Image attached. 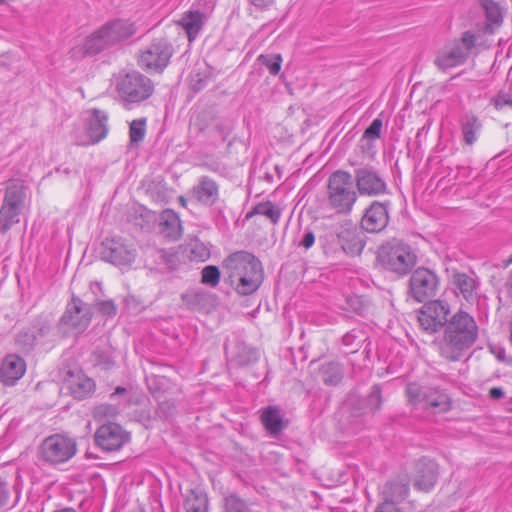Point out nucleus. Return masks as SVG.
<instances>
[{"label":"nucleus","instance_id":"nucleus-17","mask_svg":"<svg viewBox=\"0 0 512 512\" xmlns=\"http://www.w3.org/2000/svg\"><path fill=\"white\" fill-rule=\"evenodd\" d=\"M108 133V115L106 112L94 108L88 121L87 135L85 139L77 140V144L88 146L103 140Z\"/></svg>","mask_w":512,"mask_h":512},{"label":"nucleus","instance_id":"nucleus-32","mask_svg":"<svg viewBox=\"0 0 512 512\" xmlns=\"http://www.w3.org/2000/svg\"><path fill=\"white\" fill-rule=\"evenodd\" d=\"M338 243L346 254L360 253L364 244L355 229H343L337 234Z\"/></svg>","mask_w":512,"mask_h":512},{"label":"nucleus","instance_id":"nucleus-44","mask_svg":"<svg viewBox=\"0 0 512 512\" xmlns=\"http://www.w3.org/2000/svg\"><path fill=\"white\" fill-rule=\"evenodd\" d=\"M257 61L264 65L272 75H277L281 69L282 57L280 54L258 56Z\"/></svg>","mask_w":512,"mask_h":512},{"label":"nucleus","instance_id":"nucleus-30","mask_svg":"<svg viewBox=\"0 0 512 512\" xmlns=\"http://www.w3.org/2000/svg\"><path fill=\"white\" fill-rule=\"evenodd\" d=\"M206 16L198 10L185 12L179 20V25L185 30L188 40L194 41L205 23Z\"/></svg>","mask_w":512,"mask_h":512},{"label":"nucleus","instance_id":"nucleus-13","mask_svg":"<svg viewBox=\"0 0 512 512\" xmlns=\"http://www.w3.org/2000/svg\"><path fill=\"white\" fill-rule=\"evenodd\" d=\"M94 438L96 445L102 450L114 452L128 443L131 436L121 425L109 422L96 430Z\"/></svg>","mask_w":512,"mask_h":512},{"label":"nucleus","instance_id":"nucleus-53","mask_svg":"<svg viewBox=\"0 0 512 512\" xmlns=\"http://www.w3.org/2000/svg\"><path fill=\"white\" fill-rule=\"evenodd\" d=\"M118 413L116 407L110 404L100 405L96 408V415L106 416V417H114Z\"/></svg>","mask_w":512,"mask_h":512},{"label":"nucleus","instance_id":"nucleus-1","mask_svg":"<svg viewBox=\"0 0 512 512\" xmlns=\"http://www.w3.org/2000/svg\"><path fill=\"white\" fill-rule=\"evenodd\" d=\"M479 327L475 318L463 310L454 313L443 328L439 353L448 361H459L476 343Z\"/></svg>","mask_w":512,"mask_h":512},{"label":"nucleus","instance_id":"nucleus-38","mask_svg":"<svg viewBox=\"0 0 512 512\" xmlns=\"http://www.w3.org/2000/svg\"><path fill=\"white\" fill-rule=\"evenodd\" d=\"M482 6L486 14L487 28L493 31L494 27H498L503 21L501 9L492 0H483Z\"/></svg>","mask_w":512,"mask_h":512},{"label":"nucleus","instance_id":"nucleus-14","mask_svg":"<svg viewBox=\"0 0 512 512\" xmlns=\"http://www.w3.org/2000/svg\"><path fill=\"white\" fill-rule=\"evenodd\" d=\"M101 258L116 266L131 264L135 259V250L121 238H107L102 242Z\"/></svg>","mask_w":512,"mask_h":512},{"label":"nucleus","instance_id":"nucleus-46","mask_svg":"<svg viewBox=\"0 0 512 512\" xmlns=\"http://www.w3.org/2000/svg\"><path fill=\"white\" fill-rule=\"evenodd\" d=\"M364 333L361 330L353 329L342 337L343 345L351 347L355 352L363 341Z\"/></svg>","mask_w":512,"mask_h":512},{"label":"nucleus","instance_id":"nucleus-61","mask_svg":"<svg viewBox=\"0 0 512 512\" xmlns=\"http://www.w3.org/2000/svg\"><path fill=\"white\" fill-rule=\"evenodd\" d=\"M512 264V253L509 255V257L507 258V260H505L504 262V266L505 267H508L509 265Z\"/></svg>","mask_w":512,"mask_h":512},{"label":"nucleus","instance_id":"nucleus-48","mask_svg":"<svg viewBox=\"0 0 512 512\" xmlns=\"http://www.w3.org/2000/svg\"><path fill=\"white\" fill-rule=\"evenodd\" d=\"M457 47L461 50H464V54L469 57V54L472 48L476 44V36L474 33L470 31H466L463 33L461 39L459 41L453 42Z\"/></svg>","mask_w":512,"mask_h":512},{"label":"nucleus","instance_id":"nucleus-36","mask_svg":"<svg viewBox=\"0 0 512 512\" xmlns=\"http://www.w3.org/2000/svg\"><path fill=\"white\" fill-rule=\"evenodd\" d=\"M319 374L326 385H337L343 378L341 366L337 362H326L320 366Z\"/></svg>","mask_w":512,"mask_h":512},{"label":"nucleus","instance_id":"nucleus-63","mask_svg":"<svg viewBox=\"0 0 512 512\" xmlns=\"http://www.w3.org/2000/svg\"><path fill=\"white\" fill-rule=\"evenodd\" d=\"M179 202L181 203L182 206L186 205V199L183 196L179 197Z\"/></svg>","mask_w":512,"mask_h":512},{"label":"nucleus","instance_id":"nucleus-60","mask_svg":"<svg viewBox=\"0 0 512 512\" xmlns=\"http://www.w3.org/2000/svg\"><path fill=\"white\" fill-rule=\"evenodd\" d=\"M507 286H508V292L512 296V269H511V272H510V275L508 278Z\"/></svg>","mask_w":512,"mask_h":512},{"label":"nucleus","instance_id":"nucleus-59","mask_svg":"<svg viewBox=\"0 0 512 512\" xmlns=\"http://www.w3.org/2000/svg\"><path fill=\"white\" fill-rule=\"evenodd\" d=\"M127 390L124 387L118 386L115 391L111 394V398L115 397L116 395L124 394Z\"/></svg>","mask_w":512,"mask_h":512},{"label":"nucleus","instance_id":"nucleus-51","mask_svg":"<svg viewBox=\"0 0 512 512\" xmlns=\"http://www.w3.org/2000/svg\"><path fill=\"white\" fill-rule=\"evenodd\" d=\"M174 410H175V406H174L173 402H171L169 400L161 401L158 404V408L156 410V415L160 419L165 420V419H168L174 413Z\"/></svg>","mask_w":512,"mask_h":512},{"label":"nucleus","instance_id":"nucleus-52","mask_svg":"<svg viewBox=\"0 0 512 512\" xmlns=\"http://www.w3.org/2000/svg\"><path fill=\"white\" fill-rule=\"evenodd\" d=\"M97 307L99 312L105 316L113 317L116 315L117 308L112 300L99 301Z\"/></svg>","mask_w":512,"mask_h":512},{"label":"nucleus","instance_id":"nucleus-23","mask_svg":"<svg viewBox=\"0 0 512 512\" xmlns=\"http://www.w3.org/2000/svg\"><path fill=\"white\" fill-rule=\"evenodd\" d=\"M100 28L110 46L128 39L135 33L133 24L124 20H113L105 23Z\"/></svg>","mask_w":512,"mask_h":512},{"label":"nucleus","instance_id":"nucleus-21","mask_svg":"<svg viewBox=\"0 0 512 512\" xmlns=\"http://www.w3.org/2000/svg\"><path fill=\"white\" fill-rule=\"evenodd\" d=\"M453 284L458 295H461L468 303L474 304L478 301L480 282L474 273H454Z\"/></svg>","mask_w":512,"mask_h":512},{"label":"nucleus","instance_id":"nucleus-4","mask_svg":"<svg viewBox=\"0 0 512 512\" xmlns=\"http://www.w3.org/2000/svg\"><path fill=\"white\" fill-rule=\"evenodd\" d=\"M406 394L411 405L434 414L445 413L451 408L447 393L436 386L410 383L406 387Z\"/></svg>","mask_w":512,"mask_h":512},{"label":"nucleus","instance_id":"nucleus-62","mask_svg":"<svg viewBox=\"0 0 512 512\" xmlns=\"http://www.w3.org/2000/svg\"><path fill=\"white\" fill-rule=\"evenodd\" d=\"M54 512H77L75 509L73 508H63V509H60V510H56Z\"/></svg>","mask_w":512,"mask_h":512},{"label":"nucleus","instance_id":"nucleus-19","mask_svg":"<svg viewBox=\"0 0 512 512\" xmlns=\"http://www.w3.org/2000/svg\"><path fill=\"white\" fill-rule=\"evenodd\" d=\"M438 477L437 464L427 458L418 460L415 464L414 487L420 491L428 492L436 484Z\"/></svg>","mask_w":512,"mask_h":512},{"label":"nucleus","instance_id":"nucleus-7","mask_svg":"<svg viewBox=\"0 0 512 512\" xmlns=\"http://www.w3.org/2000/svg\"><path fill=\"white\" fill-rule=\"evenodd\" d=\"M77 453L76 440L65 434H53L46 437L40 447V459L51 466L64 464Z\"/></svg>","mask_w":512,"mask_h":512},{"label":"nucleus","instance_id":"nucleus-15","mask_svg":"<svg viewBox=\"0 0 512 512\" xmlns=\"http://www.w3.org/2000/svg\"><path fill=\"white\" fill-rule=\"evenodd\" d=\"M92 315L91 307L88 304L83 303L79 297L72 296L60 322L82 332L89 326Z\"/></svg>","mask_w":512,"mask_h":512},{"label":"nucleus","instance_id":"nucleus-55","mask_svg":"<svg viewBox=\"0 0 512 512\" xmlns=\"http://www.w3.org/2000/svg\"><path fill=\"white\" fill-rule=\"evenodd\" d=\"M374 512H400V508L389 502H380Z\"/></svg>","mask_w":512,"mask_h":512},{"label":"nucleus","instance_id":"nucleus-45","mask_svg":"<svg viewBox=\"0 0 512 512\" xmlns=\"http://www.w3.org/2000/svg\"><path fill=\"white\" fill-rule=\"evenodd\" d=\"M202 283L215 287L220 281V270L217 266L209 265L202 270Z\"/></svg>","mask_w":512,"mask_h":512},{"label":"nucleus","instance_id":"nucleus-29","mask_svg":"<svg viewBox=\"0 0 512 512\" xmlns=\"http://www.w3.org/2000/svg\"><path fill=\"white\" fill-rule=\"evenodd\" d=\"M160 233L171 241L178 240L182 235L181 221L176 212L164 210L159 218Z\"/></svg>","mask_w":512,"mask_h":512},{"label":"nucleus","instance_id":"nucleus-42","mask_svg":"<svg viewBox=\"0 0 512 512\" xmlns=\"http://www.w3.org/2000/svg\"><path fill=\"white\" fill-rule=\"evenodd\" d=\"M382 396L381 388L378 385H374L367 398L365 399L364 413H375L381 408Z\"/></svg>","mask_w":512,"mask_h":512},{"label":"nucleus","instance_id":"nucleus-20","mask_svg":"<svg viewBox=\"0 0 512 512\" xmlns=\"http://www.w3.org/2000/svg\"><path fill=\"white\" fill-rule=\"evenodd\" d=\"M65 384L70 394L78 400L87 398L95 389L94 381L83 374L80 370L67 371Z\"/></svg>","mask_w":512,"mask_h":512},{"label":"nucleus","instance_id":"nucleus-33","mask_svg":"<svg viewBox=\"0 0 512 512\" xmlns=\"http://www.w3.org/2000/svg\"><path fill=\"white\" fill-rule=\"evenodd\" d=\"M184 509L186 512H207V495L199 488L187 490L184 494Z\"/></svg>","mask_w":512,"mask_h":512},{"label":"nucleus","instance_id":"nucleus-57","mask_svg":"<svg viewBox=\"0 0 512 512\" xmlns=\"http://www.w3.org/2000/svg\"><path fill=\"white\" fill-rule=\"evenodd\" d=\"M250 2H251L255 7H258V8H265V7H268V6L272 5V3L274 2V0H250Z\"/></svg>","mask_w":512,"mask_h":512},{"label":"nucleus","instance_id":"nucleus-50","mask_svg":"<svg viewBox=\"0 0 512 512\" xmlns=\"http://www.w3.org/2000/svg\"><path fill=\"white\" fill-rule=\"evenodd\" d=\"M490 103L497 110H501L505 106L512 107V91L509 89L508 92H500L497 96L491 99Z\"/></svg>","mask_w":512,"mask_h":512},{"label":"nucleus","instance_id":"nucleus-24","mask_svg":"<svg viewBox=\"0 0 512 512\" xmlns=\"http://www.w3.org/2000/svg\"><path fill=\"white\" fill-rule=\"evenodd\" d=\"M454 43L444 46L439 50L434 63L440 70H447L462 65L467 60V56Z\"/></svg>","mask_w":512,"mask_h":512},{"label":"nucleus","instance_id":"nucleus-26","mask_svg":"<svg viewBox=\"0 0 512 512\" xmlns=\"http://www.w3.org/2000/svg\"><path fill=\"white\" fill-rule=\"evenodd\" d=\"M260 420L271 436H278L286 428L282 411L275 405L262 408L260 411Z\"/></svg>","mask_w":512,"mask_h":512},{"label":"nucleus","instance_id":"nucleus-22","mask_svg":"<svg viewBox=\"0 0 512 512\" xmlns=\"http://www.w3.org/2000/svg\"><path fill=\"white\" fill-rule=\"evenodd\" d=\"M25 371V361L15 354H10L2 361L0 379L4 385L12 386L24 375Z\"/></svg>","mask_w":512,"mask_h":512},{"label":"nucleus","instance_id":"nucleus-11","mask_svg":"<svg viewBox=\"0 0 512 512\" xmlns=\"http://www.w3.org/2000/svg\"><path fill=\"white\" fill-rule=\"evenodd\" d=\"M450 306L447 302L434 300L426 303L420 310L418 321L423 330L435 333L444 328L449 320Z\"/></svg>","mask_w":512,"mask_h":512},{"label":"nucleus","instance_id":"nucleus-41","mask_svg":"<svg viewBox=\"0 0 512 512\" xmlns=\"http://www.w3.org/2000/svg\"><path fill=\"white\" fill-rule=\"evenodd\" d=\"M222 512H252L245 500L236 494H230L224 498Z\"/></svg>","mask_w":512,"mask_h":512},{"label":"nucleus","instance_id":"nucleus-58","mask_svg":"<svg viewBox=\"0 0 512 512\" xmlns=\"http://www.w3.org/2000/svg\"><path fill=\"white\" fill-rule=\"evenodd\" d=\"M202 166L212 172H219L221 170V166L217 162L204 163V164H202Z\"/></svg>","mask_w":512,"mask_h":512},{"label":"nucleus","instance_id":"nucleus-39","mask_svg":"<svg viewBox=\"0 0 512 512\" xmlns=\"http://www.w3.org/2000/svg\"><path fill=\"white\" fill-rule=\"evenodd\" d=\"M21 210L1 206L0 208V232L6 233L13 225L19 222V215Z\"/></svg>","mask_w":512,"mask_h":512},{"label":"nucleus","instance_id":"nucleus-49","mask_svg":"<svg viewBox=\"0 0 512 512\" xmlns=\"http://www.w3.org/2000/svg\"><path fill=\"white\" fill-rule=\"evenodd\" d=\"M382 126V120L380 118H375L364 131L362 138L372 141L379 139L381 137Z\"/></svg>","mask_w":512,"mask_h":512},{"label":"nucleus","instance_id":"nucleus-34","mask_svg":"<svg viewBox=\"0 0 512 512\" xmlns=\"http://www.w3.org/2000/svg\"><path fill=\"white\" fill-rule=\"evenodd\" d=\"M109 47H111L109 42H106L104 34L101 33V28H99L85 39L82 46V56L96 55Z\"/></svg>","mask_w":512,"mask_h":512},{"label":"nucleus","instance_id":"nucleus-35","mask_svg":"<svg viewBox=\"0 0 512 512\" xmlns=\"http://www.w3.org/2000/svg\"><path fill=\"white\" fill-rule=\"evenodd\" d=\"M281 209L271 201L260 202L253 207V209L247 214V218L254 215L265 216L270 222L276 225L281 217Z\"/></svg>","mask_w":512,"mask_h":512},{"label":"nucleus","instance_id":"nucleus-28","mask_svg":"<svg viewBox=\"0 0 512 512\" xmlns=\"http://www.w3.org/2000/svg\"><path fill=\"white\" fill-rule=\"evenodd\" d=\"M460 130L463 142L468 146H473L482 130V122L472 112L464 113L459 119Z\"/></svg>","mask_w":512,"mask_h":512},{"label":"nucleus","instance_id":"nucleus-25","mask_svg":"<svg viewBox=\"0 0 512 512\" xmlns=\"http://www.w3.org/2000/svg\"><path fill=\"white\" fill-rule=\"evenodd\" d=\"M409 493V480L406 475L398 477L386 483L383 489V501L389 502L394 506L405 500Z\"/></svg>","mask_w":512,"mask_h":512},{"label":"nucleus","instance_id":"nucleus-9","mask_svg":"<svg viewBox=\"0 0 512 512\" xmlns=\"http://www.w3.org/2000/svg\"><path fill=\"white\" fill-rule=\"evenodd\" d=\"M173 52V45L168 39H154L141 51L138 64L144 70L161 72L168 65Z\"/></svg>","mask_w":512,"mask_h":512},{"label":"nucleus","instance_id":"nucleus-10","mask_svg":"<svg viewBox=\"0 0 512 512\" xmlns=\"http://www.w3.org/2000/svg\"><path fill=\"white\" fill-rule=\"evenodd\" d=\"M438 285L439 279L434 271L419 267L410 277L409 292L413 299L423 302L436 295Z\"/></svg>","mask_w":512,"mask_h":512},{"label":"nucleus","instance_id":"nucleus-8","mask_svg":"<svg viewBox=\"0 0 512 512\" xmlns=\"http://www.w3.org/2000/svg\"><path fill=\"white\" fill-rule=\"evenodd\" d=\"M352 178L358 197H378L388 192L385 178L379 170L371 165L356 168Z\"/></svg>","mask_w":512,"mask_h":512},{"label":"nucleus","instance_id":"nucleus-2","mask_svg":"<svg viewBox=\"0 0 512 512\" xmlns=\"http://www.w3.org/2000/svg\"><path fill=\"white\" fill-rule=\"evenodd\" d=\"M227 281L240 295H251L258 290L264 279L260 260L247 251L230 254L222 264Z\"/></svg>","mask_w":512,"mask_h":512},{"label":"nucleus","instance_id":"nucleus-40","mask_svg":"<svg viewBox=\"0 0 512 512\" xmlns=\"http://www.w3.org/2000/svg\"><path fill=\"white\" fill-rule=\"evenodd\" d=\"M188 249L191 260L204 262L210 258V248L197 238L189 242Z\"/></svg>","mask_w":512,"mask_h":512},{"label":"nucleus","instance_id":"nucleus-54","mask_svg":"<svg viewBox=\"0 0 512 512\" xmlns=\"http://www.w3.org/2000/svg\"><path fill=\"white\" fill-rule=\"evenodd\" d=\"M315 242V236L312 231H307L304 233L302 239L299 241V246L304 247L305 249H309L313 246Z\"/></svg>","mask_w":512,"mask_h":512},{"label":"nucleus","instance_id":"nucleus-6","mask_svg":"<svg viewBox=\"0 0 512 512\" xmlns=\"http://www.w3.org/2000/svg\"><path fill=\"white\" fill-rule=\"evenodd\" d=\"M377 259L385 269L405 275L416 264L417 258L408 244L394 239L379 248Z\"/></svg>","mask_w":512,"mask_h":512},{"label":"nucleus","instance_id":"nucleus-16","mask_svg":"<svg viewBox=\"0 0 512 512\" xmlns=\"http://www.w3.org/2000/svg\"><path fill=\"white\" fill-rule=\"evenodd\" d=\"M389 206V201H373L370 206L365 209L361 221L362 228L371 233L384 230L389 222Z\"/></svg>","mask_w":512,"mask_h":512},{"label":"nucleus","instance_id":"nucleus-56","mask_svg":"<svg viewBox=\"0 0 512 512\" xmlns=\"http://www.w3.org/2000/svg\"><path fill=\"white\" fill-rule=\"evenodd\" d=\"M505 395L501 387H493L489 390V397L494 400H499Z\"/></svg>","mask_w":512,"mask_h":512},{"label":"nucleus","instance_id":"nucleus-47","mask_svg":"<svg viewBox=\"0 0 512 512\" xmlns=\"http://www.w3.org/2000/svg\"><path fill=\"white\" fill-rule=\"evenodd\" d=\"M94 364L103 370H109L114 366V359L111 354L99 349L93 352Z\"/></svg>","mask_w":512,"mask_h":512},{"label":"nucleus","instance_id":"nucleus-12","mask_svg":"<svg viewBox=\"0 0 512 512\" xmlns=\"http://www.w3.org/2000/svg\"><path fill=\"white\" fill-rule=\"evenodd\" d=\"M51 330V319L40 315L35 318L29 327L23 328L15 337V344L22 352L33 350L39 340L46 337Z\"/></svg>","mask_w":512,"mask_h":512},{"label":"nucleus","instance_id":"nucleus-3","mask_svg":"<svg viewBox=\"0 0 512 512\" xmlns=\"http://www.w3.org/2000/svg\"><path fill=\"white\" fill-rule=\"evenodd\" d=\"M358 200L353 185L352 174L345 170H336L327 179L323 207L334 215H350Z\"/></svg>","mask_w":512,"mask_h":512},{"label":"nucleus","instance_id":"nucleus-5","mask_svg":"<svg viewBox=\"0 0 512 512\" xmlns=\"http://www.w3.org/2000/svg\"><path fill=\"white\" fill-rule=\"evenodd\" d=\"M115 86L125 106L141 103L154 92L151 79L138 71L120 73L116 77Z\"/></svg>","mask_w":512,"mask_h":512},{"label":"nucleus","instance_id":"nucleus-31","mask_svg":"<svg viewBox=\"0 0 512 512\" xmlns=\"http://www.w3.org/2000/svg\"><path fill=\"white\" fill-rule=\"evenodd\" d=\"M224 350L227 356H231V360L239 366H247L255 363L259 359L258 350L247 347L245 345H239L237 352L231 350L230 344L226 341L224 343Z\"/></svg>","mask_w":512,"mask_h":512},{"label":"nucleus","instance_id":"nucleus-27","mask_svg":"<svg viewBox=\"0 0 512 512\" xmlns=\"http://www.w3.org/2000/svg\"><path fill=\"white\" fill-rule=\"evenodd\" d=\"M13 477L9 474H0V508L11 509L19 502L21 489L17 483L12 484Z\"/></svg>","mask_w":512,"mask_h":512},{"label":"nucleus","instance_id":"nucleus-43","mask_svg":"<svg viewBox=\"0 0 512 512\" xmlns=\"http://www.w3.org/2000/svg\"><path fill=\"white\" fill-rule=\"evenodd\" d=\"M146 134V119H135L130 123L129 137L132 144L143 141Z\"/></svg>","mask_w":512,"mask_h":512},{"label":"nucleus","instance_id":"nucleus-37","mask_svg":"<svg viewBox=\"0 0 512 512\" xmlns=\"http://www.w3.org/2000/svg\"><path fill=\"white\" fill-rule=\"evenodd\" d=\"M25 194L22 187L18 184H10L6 188L5 197L2 206L9 208L22 209Z\"/></svg>","mask_w":512,"mask_h":512},{"label":"nucleus","instance_id":"nucleus-18","mask_svg":"<svg viewBox=\"0 0 512 512\" xmlns=\"http://www.w3.org/2000/svg\"><path fill=\"white\" fill-rule=\"evenodd\" d=\"M189 193L200 204L213 206L219 200V185L214 179L204 175L198 178Z\"/></svg>","mask_w":512,"mask_h":512}]
</instances>
